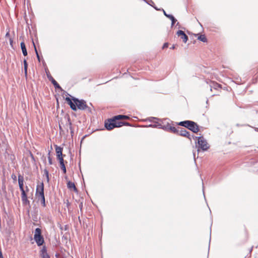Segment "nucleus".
<instances>
[{"mask_svg":"<svg viewBox=\"0 0 258 258\" xmlns=\"http://www.w3.org/2000/svg\"><path fill=\"white\" fill-rule=\"evenodd\" d=\"M72 99L74 102L72 101V100L69 97L66 98V100L73 110L76 111L78 108L80 110H87L89 112L91 111V108L87 106L86 102L84 100H79L73 97H72Z\"/></svg>","mask_w":258,"mask_h":258,"instance_id":"nucleus-1","label":"nucleus"},{"mask_svg":"<svg viewBox=\"0 0 258 258\" xmlns=\"http://www.w3.org/2000/svg\"><path fill=\"white\" fill-rule=\"evenodd\" d=\"M36 195L41 202L43 207L46 206L45 197L44 194V184L42 182L40 185H38L36 188Z\"/></svg>","mask_w":258,"mask_h":258,"instance_id":"nucleus-2","label":"nucleus"},{"mask_svg":"<svg viewBox=\"0 0 258 258\" xmlns=\"http://www.w3.org/2000/svg\"><path fill=\"white\" fill-rule=\"evenodd\" d=\"M193 138H195L198 139V145L199 149H201L203 151H205L208 150L209 149L210 146L207 143V140L203 137H194L192 136ZM199 149L198 150V151H199Z\"/></svg>","mask_w":258,"mask_h":258,"instance_id":"nucleus-3","label":"nucleus"},{"mask_svg":"<svg viewBox=\"0 0 258 258\" xmlns=\"http://www.w3.org/2000/svg\"><path fill=\"white\" fill-rule=\"evenodd\" d=\"M162 128L164 130L173 133H178V130L173 126L171 125V123L169 122V120L167 119H164L162 120Z\"/></svg>","mask_w":258,"mask_h":258,"instance_id":"nucleus-4","label":"nucleus"},{"mask_svg":"<svg viewBox=\"0 0 258 258\" xmlns=\"http://www.w3.org/2000/svg\"><path fill=\"white\" fill-rule=\"evenodd\" d=\"M113 117L111 119H108L107 121L105 122V127L108 130H111L115 127H121L122 126V121H113Z\"/></svg>","mask_w":258,"mask_h":258,"instance_id":"nucleus-5","label":"nucleus"},{"mask_svg":"<svg viewBox=\"0 0 258 258\" xmlns=\"http://www.w3.org/2000/svg\"><path fill=\"white\" fill-rule=\"evenodd\" d=\"M34 239L38 246L42 245L44 242V238L41 235V230L39 228H37L35 230Z\"/></svg>","mask_w":258,"mask_h":258,"instance_id":"nucleus-6","label":"nucleus"},{"mask_svg":"<svg viewBox=\"0 0 258 258\" xmlns=\"http://www.w3.org/2000/svg\"><path fill=\"white\" fill-rule=\"evenodd\" d=\"M191 123H189L188 129L195 133H197L199 131L198 125L194 121H191Z\"/></svg>","mask_w":258,"mask_h":258,"instance_id":"nucleus-7","label":"nucleus"},{"mask_svg":"<svg viewBox=\"0 0 258 258\" xmlns=\"http://www.w3.org/2000/svg\"><path fill=\"white\" fill-rule=\"evenodd\" d=\"M178 133H176V134L183 137H187L189 139L191 140L190 133L186 130H185L184 128H180V130H178Z\"/></svg>","mask_w":258,"mask_h":258,"instance_id":"nucleus-8","label":"nucleus"},{"mask_svg":"<svg viewBox=\"0 0 258 258\" xmlns=\"http://www.w3.org/2000/svg\"><path fill=\"white\" fill-rule=\"evenodd\" d=\"M21 199L23 205H30V201L28 200L27 195L26 191L21 192Z\"/></svg>","mask_w":258,"mask_h":258,"instance_id":"nucleus-9","label":"nucleus"},{"mask_svg":"<svg viewBox=\"0 0 258 258\" xmlns=\"http://www.w3.org/2000/svg\"><path fill=\"white\" fill-rule=\"evenodd\" d=\"M18 183L21 192L26 191L24 188V177L20 174L18 175Z\"/></svg>","mask_w":258,"mask_h":258,"instance_id":"nucleus-10","label":"nucleus"},{"mask_svg":"<svg viewBox=\"0 0 258 258\" xmlns=\"http://www.w3.org/2000/svg\"><path fill=\"white\" fill-rule=\"evenodd\" d=\"M176 34L178 36H180V38L182 39L184 43H186L188 40V36L185 34V33L182 30H178Z\"/></svg>","mask_w":258,"mask_h":258,"instance_id":"nucleus-11","label":"nucleus"},{"mask_svg":"<svg viewBox=\"0 0 258 258\" xmlns=\"http://www.w3.org/2000/svg\"><path fill=\"white\" fill-rule=\"evenodd\" d=\"M161 122H162V120H160L159 119H158V120H155L154 122L153 123V124H151L150 125H149L148 126V127H156V128H162V124H161Z\"/></svg>","mask_w":258,"mask_h":258,"instance_id":"nucleus-12","label":"nucleus"},{"mask_svg":"<svg viewBox=\"0 0 258 258\" xmlns=\"http://www.w3.org/2000/svg\"><path fill=\"white\" fill-rule=\"evenodd\" d=\"M48 78L49 80L51 81V82L54 85V87L56 89H59L61 90H62L61 87L57 83V82L53 78V77H52L51 76H48Z\"/></svg>","mask_w":258,"mask_h":258,"instance_id":"nucleus-13","label":"nucleus"},{"mask_svg":"<svg viewBox=\"0 0 258 258\" xmlns=\"http://www.w3.org/2000/svg\"><path fill=\"white\" fill-rule=\"evenodd\" d=\"M129 118V117L126 115H118L116 116H115L113 117V119L112 120L113 121H116L119 119H127Z\"/></svg>","mask_w":258,"mask_h":258,"instance_id":"nucleus-14","label":"nucleus"},{"mask_svg":"<svg viewBox=\"0 0 258 258\" xmlns=\"http://www.w3.org/2000/svg\"><path fill=\"white\" fill-rule=\"evenodd\" d=\"M55 151H56V157H60V156H62L63 155H62V148H61L60 147H59V146H55Z\"/></svg>","mask_w":258,"mask_h":258,"instance_id":"nucleus-15","label":"nucleus"},{"mask_svg":"<svg viewBox=\"0 0 258 258\" xmlns=\"http://www.w3.org/2000/svg\"><path fill=\"white\" fill-rule=\"evenodd\" d=\"M210 87H211V90H212V89L217 90L219 88H221V85L219 84L218 83H217L216 82H212L210 84Z\"/></svg>","mask_w":258,"mask_h":258,"instance_id":"nucleus-16","label":"nucleus"},{"mask_svg":"<svg viewBox=\"0 0 258 258\" xmlns=\"http://www.w3.org/2000/svg\"><path fill=\"white\" fill-rule=\"evenodd\" d=\"M67 186H68V188H69L70 189H73V190L75 191H77V189L75 185V183L74 182H72V181H69L68 182Z\"/></svg>","mask_w":258,"mask_h":258,"instance_id":"nucleus-17","label":"nucleus"},{"mask_svg":"<svg viewBox=\"0 0 258 258\" xmlns=\"http://www.w3.org/2000/svg\"><path fill=\"white\" fill-rule=\"evenodd\" d=\"M190 121H191L190 120H185V121H180L178 123V124L179 125L188 128L189 123H191L190 122Z\"/></svg>","mask_w":258,"mask_h":258,"instance_id":"nucleus-18","label":"nucleus"},{"mask_svg":"<svg viewBox=\"0 0 258 258\" xmlns=\"http://www.w3.org/2000/svg\"><path fill=\"white\" fill-rule=\"evenodd\" d=\"M20 45L23 55L24 56H26L27 55V51L25 43L24 42H21Z\"/></svg>","mask_w":258,"mask_h":258,"instance_id":"nucleus-19","label":"nucleus"},{"mask_svg":"<svg viewBox=\"0 0 258 258\" xmlns=\"http://www.w3.org/2000/svg\"><path fill=\"white\" fill-rule=\"evenodd\" d=\"M167 18L170 19V20L171 21V26L172 27L176 22V19L172 15L167 16Z\"/></svg>","mask_w":258,"mask_h":258,"instance_id":"nucleus-20","label":"nucleus"},{"mask_svg":"<svg viewBox=\"0 0 258 258\" xmlns=\"http://www.w3.org/2000/svg\"><path fill=\"white\" fill-rule=\"evenodd\" d=\"M66 125L68 126L70 130H71V133L73 134V128H72V122L71 121V119L70 118H68V122L67 123Z\"/></svg>","mask_w":258,"mask_h":258,"instance_id":"nucleus-21","label":"nucleus"},{"mask_svg":"<svg viewBox=\"0 0 258 258\" xmlns=\"http://www.w3.org/2000/svg\"><path fill=\"white\" fill-rule=\"evenodd\" d=\"M198 39L200 40V41H202L203 42H207V38H206V37L205 36V35H200L198 37Z\"/></svg>","mask_w":258,"mask_h":258,"instance_id":"nucleus-22","label":"nucleus"},{"mask_svg":"<svg viewBox=\"0 0 258 258\" xmlns=\"http://www.w3.org/2000/svg\"><path fill=\"white\" fill-rule=\"evenodd\" d=\"M41 255H48L47 253V250L45 246L43 247L42 249L41 250Z\"/></svg>","mask_w":258,"mask_h":258,"instance_id":"nucleus-23","label":"nucleus"},{"mask_svg":"<svg viewBox=\"0 0 258 258\" xmlns=\"http://www.w3.org/2000/svg\"><path fill=\"white\" fill-rule=\"evenodd\" d=\"M44 174L45 175V176L46 177L47 181V182H48L49 181V172H48V171L47 169H44Z\"/></svg>","mask_w":258,"mask_h":258,"instance_id":"nucleus-24","label":"nucleus"},{"mask_svg":"<svg viewBox=\"0 0 258 258\" xmlns=\"http://www.w3.org/2000/svg\"><path fill=\"white\" fill-rule=\"evenodd\" d=\"M60 168L62 169V170L63 171V173H64V174L66 173L67 170H66V168L64 163L60 164Z\"/></svg>","mask_w":258,"mask_h":258,"instance_id":"nucleus-25","label":"nucleus"},{"mask_svg":"<svg viewBox=\"0 0 258 258\" xmlns=\"http://www.w3.org/2000/svg\"><path fill=\"white\" fill-rule=\"evenodd\" d=\"M27 66H28V64H27V61L25 59L24 60V67L25 73L26 75H27Z\"/></svg>","mask_w":258,"mask_h":258,"instance_id":"nucleus-26","label":"nucleus"},{"mask_svg":"<svg viewBox=\"0 0 258 258\" xmlns=\"http://www.w3.org/2000/svg\"><path fill=\"white\" fill-rule=\"evenodd\" d=\"M57 158L58 159V160H59V164H62V163H64V160H63V156H60V157H57Z\"/></svg>","mask_w":258,"mask_h":258,"instance_id":"nucleus-27","label":"nucleus"},{"mask_svg":"<svg viewBox=\"0 0 258 258\" xmlns=\"http://www.w3.org/2000/svg\"><path fill=\"white\" fill-rule=\"evenodd\" d=\"M148 120L149 121L152 122L153 123H154L155 120H158V118L152 117L149 118Z\"/></svg>","mask_w":258,"mask_h":258,"instance_id":"nucleus-28","label":"nucleus"},{"mask_svg":"<svg viewBox=\"0 0 258 258\" xmlns=\"http://www.w3.org/2000/svg\"><path fill=\"white\" fill-rule=\"evenodd\" d=\"M33 45L34 46V48H35V52H36V55H37V57L38 58V60L40 61V56L38 53V52H37V50L36 49V48L35 46V44H34V43L33 42Z\"/></svg>","mask_w":258,"mask_h":258,"instance_id":"nucleus-29","label":"nucleus"},{"mask_svg":"<svg viewBox=\"0 0 258 258\" xmlns=\"http://www.w3.org/2000/svg\"><path fill=\"white\" fill-rule=\"evenodd\" d=\"M49 156L48 157V162H49V165H51L52 164V159L50 157V153H49Z\"/></svg>","mask_w":258,"mask_h":258,"instance_id":"nucleus-30","label":"nucleus"},{"mask_svg":"<svg viewBox=\"0 0 258 258\" xmlns=\"http://www.w3.org/2000/svg\"><path fill=\"white\" fill-rule=\"evenodd\" d=\"M12 178L14 180V181H16V179H17V177L16 176V175H15L14 174H13L12 175Z\"/></svg>","mask_w":258,"mask_h":258,"instance_id":"nucleus-31","label":"nucleus"},{"mask_svg":"<svg viewBox=\"0 0 258 258\" xmlns=\"http://www.w3.org/2000/svg\"><path fill=\"white\" fill-rule=\"evenodd\" d=\"M151 4H150V5L151 6H152V7H153L156 10H158V11H160V9H158V8H157L156 7H154L153 5H152V4H154V2L152 1H151Z\"/></svg>","mask_w":258,"mask_h":258,"instance_id":"nucleus-32","label":"nucleus"},{"mask_svg":"<svg viewBox=\"0 0 258 258\" xmlns=\"http://www.w3.org/2000/svg\"><path fill=\"white\" fill-rule=\"evenodd\" d=\"M151 4H150V5L151 6H152V7H153L156 10H158V11H160V9H158V8H157L156 7H154L153 5H152V4H154V2L152 1H151Z\"/></svg>","mask_w":258,"mask_h":258,"instance_id":"nucleus-33","label":"nucleus"},{"mask_svg":"<svg viewBox=\"0 0 258 258\" xmlns=\"http://www.w3.org/2000/svg\"><path fill=\"white\" fill-rule=\"evenodd\" d=\"M161 10L163 11L164 15H165L167 18V16H169V15H170V14H167L166 13V12H165L163 9H161Z\"/></svg>","mask_w":258,"mask_h":258,"instance_id":"nucleus-34","label":"nucleus"},{"mask_svg":"<svg viewBox=\"0 0 258 258\" xmlns=\"http://www.w3.org/2000/svg\"><path fill=\"white\" fill-rule=\"evenodd\" d=\"M168 43H165L163 46V49L168 47Z\"/></svg>","mask_w":258,"mask_h":258,"instance_id":"nucleus-35","label":"nucleus"},{"mask_svg":"<svg viewBox=\"0 0 258 258\" xmlns=\"http://www.w3.org/2000/svg\"><path fill=\"white\" fill-rule=\"evenodd\" d=\"M122 125H130V123H128L127 122H122Z\"/></svg>","mask_w":258,"mask_h":258,"instance_id":"nucleus-36","label":"nucleus"},{"mask_svg":"<svg viewBox=\"0 0 258 258\" xmlns=\"http://www.w3.org/2000/svg\"><path fill=\"white\" fill-rule=\"evenodd\" d=\"M42 258H50L49 255H42Z\"/></svg>","mask_w":258,"mask_h":258,"instance_id":"nucleus-37","label":"nucleus"},{"mask_svg":"<svg viewBox=\"0 0 258 258\" xmlns=\"http://www.w3.org/2000/svg\"><path fill=\"white\" fill-rule=\"evenodd\" d=\"M10 33H9V31H8L6 34V37H10Z\"/></svg>","mask_w":258,"mask_h":258,"instance_id":"nucleus-38","label":"nucleus"},{"mask_svg":"<svg viewBox=\"0 0 258 258\" xmlns=\"http://www.w3.org/2000/svg\"><path fill=\"white\" fill-rule=\"evenodd\" d=\"M10 44L11 45H12V43H13V40L12 38H10Z\"/></svg>","mask_w":258,"mask_h":258,"instance_id":"nucleus-39","label":"nucleus"},{"mask_svg":"<svg viewBox=\"0 0 258 258\" xmlns=\"http://www.w3.org/2000/svg\"><path fill=\"white\" fill-rule=\"evenodd\" d=\"M254 130L256 132H258V128L257 127H253Z\"/></svg>","mask_w":258,"mask_h":258,"instance_id":"nucleus-40","label":"nucleus"},{"mask_svg":"<svg viewBox=\"0 0 258 258\" xmlns=\"http://www.w3.org/2000/svg\"><path fill=\"white\" fill-rule=\"evenodd\" d=\"M175 48V45H173L172 46V47H171L170 48H171V49H174Z\"/></svg>","mask_w":258,"mask_h":258,"instance_id":"nucleus-41","label":"nucleus"},{"mask_svg":"<svg viewBox=\"0 0 258 258\" xmlns=\"http://www.w3.org/2000/svg\"><path fill=\"white\" fill-rule=\"evenodd\" d=\"M79 207H80V208H82V203L80 204Z\"/></svg>","mask_w":258,"mask_h":258,"instance_id":"nucleus-42","label":"nucleus"},{"mask_svg":"<svg viewBox=\"0 0 258 258\" xmlns=\"http://www.w3.org/2000/svg\"><path fill=\"white\" fill-rule=\"evenodd\" d=\"M26 191H28L29 190L28 186H26Z\"/></svg>","mask_w":258,"mask_h":258,"instance_id":"nucleus-43","label":"nucleus"},{"mask_svg":"<svg viewBox=\"0 0 258 258\" xmlns=\"http://www.w3.org/2000/svg\"><path fill=\"white\" fill-rule=\"evenodd\" d=\"M59 129H60V130H61V127L60 125H59Z\"/></svg>","mask_w":258,"mask_h":258,"instance_id":"nucleus-44","label":"nucleus"}]
</instances>
